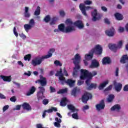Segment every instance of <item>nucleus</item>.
I'll use <instances>...</instances> for the list:
<instances>
[{"instance_id": "nucleus-1", "label": "nucleus", "mask_w": 128, "mask_h": 128, "mask_svg": "<svg viewBox=\"0 0 128 128\" xmlns=\"http://www.w3.org/2000/svg\"><path fill=\"white\" fill-rule=\"evenodd\" d=\"M56 52L54 48H51L48 52V54L42 56V57H36L34 59L32 60L31 64L34 66H40L44 60L46 58H50L52 56V53Z\"/></svg>"}, {"instance_id": "nucleus-2", "label": "nucleus", "mask_w": 128, "mask_h": 128, "mask_svg": "<svg viewBox=\"0 0 128 128\" xmlns=\"http://www.w3.org/2000/svg\"><path fill=\"white\" fill-rule=\"evenodd\" d=\"M96 56H101L102 54V48L100 44H97L95 47L91 50L89 52V54H86L85 55V60H90L94 58V54Z\"/></svg>"}, {"instance_id": "nucleus-3", "label": "nucleus", "mask_w": 128, "mask_h": 128, "mask_svg": "<svg viewBox=\"0 0 128 128\" xmlns=\"http://www.w3.org/2000/svg\"><path fill=\"white\" fill-rule=\"evenodd\" d=\"M80 60L81 57L78 54H76L74 56V58H72V60H73V64L75 66L72 74L73 76H78V70L80 68Z\"/></svg>"}, {"instance_id": "nucleus-4", "label": "nucleus", "mask_w": 128, "mask_h": 128, "mask_svg": "<svg viewBox=\"0 0 128 128\" xmlns=\"http://www.w3.org/2000/svg\"><path fill=\"white\" fill-rule=\"evenodd\" d=\"M81 74L80 76V80H86L87 78H89L90 79L92 78L93 76L98 74L96 71H92V72H89L88 70H86L82 69L80 70Z\"/></svg>"}, {"instance_id": "nucleus-5", "label": "nucleus", "mask_w": 128, "mask_h": 128, "mask_svg": "<svg viewBox=\"0 0 128 128\" xmlns=\"http://www.w3.org/2000/svg\"><path fill=\"white\" fill-rule=\"evenodd\" d=\"M40 79L35 82L36 84H38L41 86H46L48 84V81H46V78L44 77V76L40 75Z\"/></svg>"}, {"instance_id": "nucleus-6", "label": "nucleus", "mask_w": 128, "mask_h": 128, "mask_svg": "<svg viewBox=\"0 0 128 128\" xmlns=\"http://www.w3.org/2000/svg\"><path fill=\"white\" fill-rule=\"evenodd\" d=\"M79 8L82 14L86 16H88L86 10H92V8L90 6H86V4H80Z\"/></svg>"}, {"instance_id": "nucleus-7", "label": "nucleus", "mask_w": 128, "mask_h": 128, "mask_svg": "<svg viewBox=\"0 0 128 128\" xmlns=\"http://www.w3.org/2000/svg\"><path fill=\"white\" fill-rule=\"evenodd\" d=\"M92 98V95L88 92L84 93V95L82 96V100L84 104H87L88 100H90V98Z\"/></svg>"}, {"instance_id": "nucleus-8", "label": "nucleus", "mask_w": 128, "mask_h": 128, "mask_svg": "<svg viewBox=\"0 0 128 128\" xmlns=\"http://www.w3.org/2000/svg\"><path fill=\"white\" fill-rule=\"evenodd\" d=\"M56 76H59L58 78L60 82V83L62 82H64L65 77L64 76V74H62V69L60 68V70H58L55 74Z\"/></svg>"}, {"instance_id": "nucleus-9", "label": "nucleus", "mask_w": 128, "mask_h": 128, "mask_svg": "<svg viewBox=\"0 0 128 128\" xmlns=\"http://www.w3.org/2000/svg\"><path fill=\"white\" fill-rule=\"evenodd\" d=\"M92 16L93 17V18H92L93 22L99 20H100L102 18L100 16H98V10H96V9L94 10V12H92Z\"/></svg>"}, {"instance_id": "nucleus-10", "label": "nucleus", "mask_w": 128, "mask_h": 128, "mask_svg": "<svg viewBox=\"0 0 128 128\" xmlns=\"http://www.w3.org/2000/svg\"><path fill=\"white\" fill-rule=\"evenodd\" d=\"M105 32L108 36H114L116 34V29L114 27H112L110 29L106 30Z\"/></svg>"}, {"instance_id": "nucleus-11", "label": "nucleus", "mask_w": 128, "mask_h": 128, "mask_svg": "<svg viewBox=\"0 0 128 128\" xmlns=\"http://www.w3.org/2000/svg\"><path fill=\"white\" fill-rule=\"evenodd\" d=\"M52 112H58V108L56 107H51L48 110H45L43 112V114L42 115V116L43 118H46V112L48 114H50Z\"/></svg>"}, {"instance_id": "nucleus-12", "label": "nucleus", "mask_w": 128, "mask_h": 128, "mask_svg": "<svg viewBox=\"0 0 128 128\" xmlns=\"http://www.w3.org/2000/svg\"><path fill=\"white\" fill-rule=\"evenodd\" d=\"M96 106L97 110L100 111L101 110H104L106 106V104H104V100H101L100 103L97 104Z\"/></svg>"}, {"instance_id": "nucleus-13", "label": "nucleus", "mask_w": 128, "mask_h": 128, "mask_svg": "<svg viewBox=\"0 0 128 128\" xmlns=\"http://www.w3.org/2000/svg\"><path fill=\"white\" fill-rule=\"evenodd\" d=\"M73 24L75 26H76L79 28V30H82V28H84V23H82V21L80 20H78L76 21Z\"/></svg>"}, {"instance_id": "nucleus-14", "label": "nucleus", "mask_w": 128, "mask_h": 128, "mask_svg": "<svg viewBox=\"0 0 128 128\" xmlns=\"http://www.w3.org/2000/svg\"><path fill=\"white\" fill-rule=\"evenodd\" d=\"M61 84L64 86V84H68L69 85V86L70 88H72L74 86V81L73 80H72L70 79H68L67 80H66V78L64 79V82H62V81L60 82Z\"/></svg>"}, {"instance_id": "nucleus-15", "label": "nucleus", "mask_w": 128, "mask_h": 128, "mask_svg": "<svg viewBox=\"0 0 128 128\" xmlns=\"http://www.w3.org/2000/svg\"><path fill=\"white\" fill-rule=\"evenodd\" d=\"M114 86L115 90L117 92H120L122 90V84L120 83H117L116 81H114Z\"/></svg>"}, {"instance_id": "nucleus-16", "label": "nucleus", "mask_w": 128, "mask_h": 128, "mask_svg": "<svg viewBox=\"0 0 128 128\" xmlns=\"http://www.w3.org/2000/svg\"><path fill=\"white\" fill-rule=\"evenodd\" d=\"M100 66V62H98L96 60H93L92 61L91 64L90 66V68H98Z\"/></svg>"}, {"instance_id": "nucleus-17", "label": "nucleus", "mask_w": 128, "mask_h": 128, "mask_svg": "<svg viewBox=\"0 0 128 128\" xmlns=\"http://www.w3.org/2000/svg\"><path fill=\"white\" fill-rule=\"evenodd\" d=\"M0 78L3 80L4 82H12V76H6L4 75H0Z\"/></svg>"}, {"instance_id": "nucleus-18", "label": "nucleus", "mask_w": 128, "mask_h": 128, "mask_svg": "<svg viewBox=\"0 0 128 128\" xmlns=\"http://www.w3.org/2000/svg\"><path fill=\"white\" fill-rule=\"evenodd\" d=\"M103 64H110L112 61L110 60V58L108 56H105L102 58V60Z\"/></svg>"}, {"instance_id": "nucleus-19", "label": "nucleus", "mask_w": 128, "mask_h": 128, "mask_svg": "<svg viewBox=\"0 0 128 128\" xmlns=\"http://www.w3.org/2000/svg\"><path fill=\"white\" fill-rule=\"evenodd\" d=\"M74 30H76V28L74 26H68L65 29V32H72Z\"/></svg>"}, {"instance_id": "nucleus-20", "label": "nucleus", "mask_w": 128, "mask_h": 128, "mask_svg": "<svg viewBox=\"0 0 128 128\" xmlns=\"http://www.w3.org/2000/svg\"><path fill=\"white\" fill-rule=\"evenodd\" d=\"M22 107L23 108L24 110H32V106L28 103L24 102L22 104Z\"/></svg>"}, {"instance_id": "nucleus-21", "label": "nucleus", "mask_w": 128, "mask_h": 128, "mask_svg": "<svg viewBox=\"0 0 128 128\" xmlns=\"http://www.w3.org/2000/svg\"><path fill=\"white\" fill-rule=\"evenodd\" d=\"M36 88L34 86H32L29 90V92L26 93V96H32V94H34L36 92Z\"/></svg>"}, {"instance_id": "nucleus-22", "label": "nucleus", "mask_w": 128, "mask_h": 128, "mask_svg": "<svg viewBox=\"0 0 128 128\" xmlns=\"http://www.w3.org/2000/svg\"><path fill=\"white\" fill-rule=\"evenodd\" d=\"M108 84V80L104 81L102 83H101L98 87V90H104V88L106 86V84Z\"/></svg>"}, {"instance_id": "nucleus-23", "label": "nucleus", "mask_w": 128, "mask_h": 128, "mask_svg": "<svg viewBox=\"0 0 128 128\" xmlns=\"http://www.w3.org/2000/svg\"><path fill=\"white\" fill-rule=\"evenodd\" d=\"M114 16L117 20H124V16L120 13L116 12Z\"/></svg>"}, {"instance_id": "nucleus-24", "label": "nucleus", "mask_w": 128, "mask_h": 128, "mask_svg": "<svg viewBox=\"0 0 128 128\" xmlns=\"http://www.w3.org/2000/svg\"><path fill=\"white\" fill-rule=\"evenodd\" d=\"M121 108H122L120 107V105L116 104L112 106L110 110L112 111L116 110V112H120Z\"/></svg>"}, {"instance_id": "nucleus-25", "label": "nucleus", "mask_w": 128, "mask_h": 128, "mask_svg": "<svg viewBox=\"0 0 128 128\" xmlns=\"http://www.w3.org/2000/svg\"><path fill=\"white\" fill-rule=\"evenodd\" d=\"M120 62L122 64H126V62H128V55L126 54L123 55L121 58Z\"/></svg>"}, {"instance_id": "nucleus-26", "label": "nucleus", "mask_w": 128, "mask_h": 128, "mask_svg": "<svg viewBox=\"0 0 128 128\" xmlns=\"http://www.w3.org/2000/svg\"><path fill=\"white\" fill-rule=\"evenodd\" d=\"M108 48L110 50H112L115 52H116V50H118V46L117 45H116V44H110L108 45Z\"/></svg>"}, {"instance_id": "nucleus-27", "label": "nucleus", "mask_w": 128, "mask_h": 128, "mask_svg": "<svg viewBox=\"0 0 128 128\" xmlns=\"http://www.w3.org/2000/svg\"><path fill=\"white\" fill-rule=\"evenodd\" d=\"M97 86H98V84H96L92 83L90 84V86H88L87 88V90H92V88H94V90H96Z\"/></svg>"}, {"instance_id": "nucleus-28", "label": "nucleus", "mask_w": 128, "mask_h": 128, "mask_svg": "<svg viewBox=\"0 0 128 128\" xmlns=\"http://www.w3.org/2000/svg\"><path fill=\"white\" fill-rule=\"evenodd\" d=\"M66 102H68V99L66 98H62L60 102L61 106H66Z\"/></svg>"}, {"instance_id": "nucleus-29", "label": "nucleus", "mask_w": 128, "mask_h": 128, "mask_svg": "<svg viewBox=\"0 0 128 128\" xmlns=\"http://www.w3.org/2000/svg\"><path fill=\"white\" fill-rule=\"evenodd\" d=\"M32 28H33L32 25H30L28 24H26L24 25V28L26 32H28V30H32Z\"/></svg>"}, {"instance_id": "nucleus-30", "label": "nucleus", "mask_w": 128, "mask_h": 128, "mask_svg": "<svg viewBox=\"0 0 128 128\" xmlns=\"http://www.w3.org/2000/svg\"><path fill=\"white\" fill-rule=\"evenodd\" d=\"M24 16L25 18H30V14L28 12V7H25V12L24 13Z\"/></svg>"}, {"instance_id": "nucleus-31", "label": "nucleus", "mask_w": 128, "mask_h": 128, "mask_svg": "<svg viewBox=\"0 0 128 128\" xmlns=\"http://www.w3.org/2000/svg\"><path fill=\"white\" fill-rule=\"evenodd\" d=\"M40 7L37 6L36 10L34 12V16H40Z\"/></svg>"}, {"instance_id": "nucleus-32", "label": "nucleus", "mask_w": 128, "mask_h": 128, "mask_svg": "<svg viewBox=\"0 0 128 128\" xmlns=\"http://www.w3.org/2000/svg\"><path fill=\"white\" fill-rule=\"evenodd\" d=\"M68 110H70L73 112H76V111L78 112V110L76 109V108H74V106H72V104L68 105Z\"/></svg>"}, {"instance_id": "nucleus-33", "label": "nucleus", "mask_w": 128, "mask_h": 128, "mask_svg": "<svg viewBox=\"0 0 128 128\" xmlns=\"http://www.w3.org/2000/svg\"><path fill=\"white\" fill-rule=\"evenodd\" d=\"M58 28L59 30H60V32H65L64 30V24H61L58 26Z\"/></svg>"}, {"instance_id": "nucleus-34", "label": "nucleus", "mask_w": 128, "mask_h": 128, "mask_svg": "<svg viewBox=\"0 0 128 128\" xmlns=\"http://www.w3.org/2000/svg\"><path fill=\"white\" fill-rule=\"evenodd\" d=\"M114 96L112 94H110L107 98V102H112V100H114Z\"/></svg>"}, {"instance_id": "nucleus-35", "label": "nucleus", "mask_w": 128, "mask_h": 128, "mask_svg": "<svg viewBox=\"0 0 128 128\" xmlns=\"http://www.w3.org/2000/svg\"><path fill=\"white\" fill-rule=\"evenodd\" d=\"M37 96L38 100H42V98H44V93L38 91L37 93Z\"/></svg>"}, {"instance_id": "nucleus-36", "label": "nucleus", "mask_w": 128, "mask_h": 128, "mask_svg": "<svg viewBox=\"0 0 128 128\" xmlns=\"http://www.w3.org/2000/svg\"><path fill=\"white\" fill-rule=\"evenodd\" d=\"M66 92H68V88H66L64 89H62V90H59L57 92V94H66Z\"/></svg>"}, {"instance_id": "nucleus-37", "label": "nucleus", "mask_w": 128, "mask_h": 128, "mask_svg": "<svg viewBox=\"0 0 128 128\" xmlns=\"http://www.w3.org/2000/svg\"><path fill=\"white\" fill-rule=\"evenodd\" d=\"M78 92V88H74L72 92V96H76V93Z\"/></svg>"}, {"instance_id": "nucleus-38", "label": "nucleus", "mask_w": 128, "mask_h": 128, "mask_svg": "<svg viewBox=\"0 0 128 128\" xmlns=\"http://www.w3.org/2000/svg\"><path fill=\"white\" fill-rule=\"evenodd\" d=\"M54 64H56V66H62V64L58 60H55Z\"/></svg>"}, {"instance_id": "nucleus-39", "label": "nucleus", "mask_w": 128, "mask_h": 128, "mask_svg": "<svg viewBox=\"0 0 128 128\" xmlns=\"http://www.w3.org/2000/svg\"><path fill=\"white\" fill-rule=\"evenodd\" d=\"M32 58V55L30 54H28L24 56V60H30Z\"/></svg>"}, {"instance_id": "nucleus-40", "label": "nucleus", "mask_w": 128, "mask_h": 128, "mask_svg": "<svg viewBox=\"0 0 128 128\" xmlns=\"http://www.w3.org/2000/svg\"><path fill=\"white\" fill-rule=\"evenodd\" d=\"M58 20V18L56 17H54L52 20L51 22H50V24L51 26H52V24H56V22Z\"/></svg>"}, {"instance_id": "nucleus-41", "label": "nucleus", "mask_w": 128, "mask_h": 128, "mask_svg": "<svg viewBox=\"0 0 128 128\" xmlns=\"http://www.w3.org/2000/svg\"><path fill=\"white\" fill-rule=\"evenodd\" d=\"M44 20L45 22H48L50 20V15H47L44 19Z\"/></svg>"}, {"instance_id": "nucleus-42", "label": "nucleus", "mask_w": 128, "mask_h": 128, "mask_svg": "<svg viewBox=\"0 0 128 128\" xmlns=\"http://www.w3.org/2000/svg\"><path fill=\"white\" fill-rule=\"evenodd\" d=\"M38 89L40 90L39 92H42L43 94L46 92V88L44 86H39Z\"/></svg>"}, {"instance_id": "nucleus-43", "label": "nucleus", "mask_w": 128, "mask_h": 128, "mask_svg": "<svg viewBox=\"0 0 128 128\" xmlns=\"http://www.w3.org/2000/svg\"><path fill=\"white\" fill-rule=\"evenodd\" d=\"M87 78V80H86V86H90V80H92V78Z\"/></svg>"}, {"instance_id": "nucleus-44", "label": "nucleus", "mask_w": 128, "mask_h": 128, "mask_svg": "<svg viewBox=\"0 0 128 128\" xmlns=\"http://www.w3.org/2000/svg\"><path fill=\"white\" fill-rule=\"evenodd\" d=\"M48 102H50V100H48V99H44L42 100V104L44 106H46V104H48Z\"/></svg>"}, {"instance_id": "nucleus-45", "label": "nucleus", "mask_w": 128, "mask_h": 128, "mask_svg": "<svg viewBox=\"0 0 128 128\" xmlns=\"http://www.w3.org/2000/svg\"><path fill=\"white\" fill-rule=\"evenodd\" d=\"M72 117L73 118H74V120H78V113H74L72 114Z\"/></svg>"}, {"instance_id": "nucleus-46", "label": "nucleus", "mask_w": 128, "mask_h": 128, "mask_svg": "<svg viewBox=\"0 0 128 128\" xmlns=\"http://www.w3.org/2000/svg\"><path fill=\"white\" fill-rule=\"evenodd\" d=\"M112 85H110L108 88L104 90V92H108V90H112Z\"/></svg>"}, {"instance_id": "nucleus-47", "label": "nucleus", "mask_w": 128, "mask_h": 128, "mask_svg": "<svg viewBox=\"0 0 128 128\" xmlns=\"http://www.w3.org/2000/svg\"><path fill=\"white\" fill-rule=\"evenodd\" d=\"M122 41L120 40V41H119V42H118V44L117 45V48H122Z\"/></svg>"}, {"instance_id": "nucleus-48", "label": "nucleus", "mask_w": 128, "mask_h": 128, "mask_svg": "<svg viewBox=\"0 0 128 128\" xmlns=\"http://www.w3.org/2000/svg\"><path fill=\"white\" fill-rule=\"evenodd\" d=\"M66 24H73L74 23L72 22V20L70 19H67L66 22Z\"/></svg>"}, {"instance_id": "nucleus-49", "label": "nucleus", "mask_w": 128, "mask_h": 128, "mask_svg": "<svg viewBox=\"0 0 128 128\" xmlns=\"http://www.w3.org/2000/svg\"><path fill=\"white\" fill-rule=\"evenodd\" d=\"M29 24L30 26H32V28H34V19H31L30 20Z\"/></svg>"}, {"instance_id": "nucleus-50", "label": "nucleus", "mask_w": 128, "mask_h": 128, "mask_svg": "<svg viewBox=\"0 0 128 128\" xmlns=\"http://www.w3.org/2000/svg\"><path fill=\"white\" fill-rule=\"evenodd\" d=\"M10 102H16V96H13L10 98Z\"/></svg>"}, {"instance_id": "nucleus-51", "label": "nucleus", "mask_w": 128, "mask_h": 128, "mask_svg": "<svg viewBox=\"0 0 128 128\" xmlns=\"http://www.w3.org/2000/svg\"><path fill=\"white\" fill-rule=\"evenodd\" d=\"M14 34L16 38L18 36V32H16V27H14Z\"/></svg>"}, {"instance_id": "nucleus-52", "label": "nucleus", "mask_w": 128, "mask_h": 128, "mask_svg": "<svg viewBox=\"0 0 128 128\" xmlns=\"http://www.w3.org/2000/svg\"><path fill=\"white\" fill-rule=\"evenodd\" d=\"M60 12V16H66V13H64V11L61 10L59 12Z\"/></svg>"}, {"instance_id": "nucleus-53", "label": "nucleus", "mask_w": 128, "mask_h": 128, "mask_svg": "<svg viewBox=\"0 0 128 128\" xmlns=\"http://www.w3.org/2000/svg\"><path fill=\"white\" fill-rule=\"evenodd\" d=\"M85 4H87L88 6H90V4H92V2L90 0H87L85 1L84 2Z\"/></svg>"}, {"instance_id": "nucleus-54", "label": "nucleus", "mask_w": 128, "mask_h": 128, "mask_svg": "<svg viewBox=\"0 0 128 128\" xmlns=\"http://www.w3.org/2000/svg\"><path fill=\"white\" fill-rule=\"evenodd\" d=\"M50 92H56V88L52 86L50 87Z\"/></svg>"}, {"instance_id": "nucleus-55", "label": "nucleus", "mask_w": 128, "mask_h": 128, "mask_svg": "<svg viewBox=\"0 0 128 128\" xmlns=\"http://www.w3.org/2000/svg\"><path fill=\"white\" fill-rule=\"evenodd\" d=\"M64 75L65 76H68V71H66V68H64Z\"/></svg>"}, {"instance_id": "nucleus-56", "label": "nucleus", "mask_w": 128, "mask_h": 128, "mask_svg": "<svg viewBox=\"0 0 128 128\" xmlns=\"http://www.w3.org/2000/svg\"><path fill=\"white\" fill-rule=\"evenodd\" d=\"M120 71V68L117 67L115 71V76H118V72Z\"/></svg>"}, {"instance_id": "nucleus-57", "label": "nucleus", "mask_w": 128, "mask_h": 128, "mask_svg": "<svg viewBox=\"0 0 128 128\" xmlns=\"http://www.w3.org/2000/svg\"><path fill=\"white\" fill-rule=\"evenodd\" d=\"M8 108H10V106L8 105H6L3 107V112H6L7 110H8Z\"/></svg>"}, {"instance_id": "nucleus-58", "label": "nucleus", "mask_w": 128, "mask_h": 128, "mask_svg": "<svg viewBox=\"0 0 128 128\" xmlns=\"http://www.w3.org/2000/svg\"><path fill=\"white\" fill-rule=\"evenodd\" d=\"M0 98L1 100H6V96L0 93Z\"/></svg>"}, {"instance_id": "nucleus-59", "label": "nucleus", "mask_w": 128, "mask_h": 128, "mask_svg": "<svg viewBox=\"0 0 128 128\" xmlns=\"http://www.w3.org/2000/svg\"><path fill=\"white\" fill-rule=\"evenodd\" d=\"M118 30L119 32H124V27H120Z\"/></svg>"}, {"instance_id": "nucleus-60", "label": "nucleus", "mask_w": 128, "mask_h": 128, "mask_svg": "<svg viewBox=\"0 0 128 128\" xmlns=\"http://www.w3.org/2000/svg\"><path fill=\"white\" fill-rule=\"evenodd\" d=\"M54 126H56V128H60V124L58 123V122H55L54 123Z\"/></svg>"}, {"instance_id": "nucleus-61", "label": "nucleus", "mask_w": 128, "mask_h": 128, "mask_svg": "<svg viewBox=\"0 0 128 128\" xmlns=\"http://www.w3.org/2000/svg\"><path fill=\"white\" fill-rule=\"evenodd\" d=\"M101 10H102L103 12H108V8H106V7L104 6H102L101 7Z\"/></svg>"}, {"instance_id": "nucleus-62", "label": "nucleus", "mask_w": 128, "mask_h": 128, "mask_svg": "<svg viewBox=\"0 0 128 128\" xmlns=\"http://www.w3.org/2000/svg\"><path fill=\"white\" fill-rule=\"evenodd\" d=\"M123 90H124V92H128V84L124 86Z\"/></svg>"}, {"instance_id": "nucleus-63", "label": "nucleus", "mask_w": 128, "mask_h": 128, "mask_svg": "<svg viewBox=\"0 0 128 128\" xmlns=\"http://www.w3.org/2000/svg\"><path fill=\"white\" fill-rule=\"evenodd\" d=\"M19 36H20V38H24H24H26V35H24V33L20 34Z\"/></svg>"}, {"instance_id": "nucleus-64", "label": "nucleus", "mask_w": 128, "mask_h": 128, "mask_svg": "<svg viewBox=\"0 0 128 128\" xmlns=\"http://www.w3.org/2000/svg\"><path fill=\"white\" fill-rule=\"evenodd\" d=\"M55 120L56 122H58L60 124V122H62V120H60V118H56Z\"/></svg>"}]
</instances>
